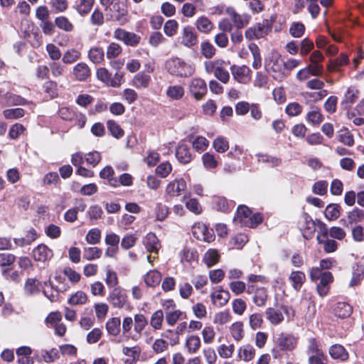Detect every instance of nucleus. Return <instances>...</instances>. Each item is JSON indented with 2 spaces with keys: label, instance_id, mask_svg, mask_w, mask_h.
<instances>
[{
  "label": "nucleus",
  "instance_id": "a19ab883",
  "mask_svg": "<svg viewBox=\"0 0 364 364\" xmlns=\"http://www.w3.org/2000/svg\"><path fill=\"white\" fill-rule=\"evenodd\" d=\"M93 3L94 0H78L75 9L81 16H84L90 11Z\"/></svg>",
  "mask_w": 364,
  "mask_h": 364
},
{
  "label": "nucleus",
  "instance_id": "6ab92c4d",
  "mask_svg": "<svg viewBox=\"0 0 364 364\" xmlns=\"http://www.w3.org/2000/svg\"><path fill=\"white\" fill-rule=\"evenodd\" d=\"M220 255L216 249H209L203 257V261L208 267L216 264L220 259Z\"/></svg>",
  "mask_w": 364,
  "mask_h": 364
},
{
  "label": "nucleus",
  "instance_id": "5fc2aeb1",
  "mask_svg": "<svg viewBox=\"0 0 364 364\" xmlns=\"http://www.w3.org/2000/svg\"><path fill=\"white\" fill-rule=\"evenodd\" d=\"M305 31V26L302 23L294 22L289 28V33L294 38H300L303 36Z\"/></svg>",
  "mask_w": 364,
  "mask_h": 364
},
{
  "label": "nucleus",
  "instance_id": "473e14b6",
  "mask_svg": "<svg viewBox=\"0 0 364 364\" xmlns=\"http://www.w3.org/2000/svg\"><path fill=\"white\" fill-rule=\"evenodd\" d=\"M134 331L141 335V332L144 330L146 326L148 324V321L144 315L141 314H137L134 315Z\"/></svg>",
  "mask_w": 364,
  "mask_h": 364
},
{
  "label": "nucleus",
  "instance_id": "dca6fc26",
  "mask_svg": "<svg viewBox=\"0 0 364 364\" xmlns=\"http://www.w3.org/2000/svg\"><path fill=\"white\" fill-rule=\"evenodd\" d=\"M352 311V306L346 302H338L333 308L334 315L341 318H345L350 316Z\"/></svg>",
  "mask_w": 364,
  "mask_h": 364
},
{
  "label": "nucleus",
  "instance_id": "4468645a",
  "mask_svg": "<svg viewBox=\"0 0 364 364\" xmlns=\"http://www.w3.org/2000/svg\"><path fill=\"white\" fill-rule=\"evenodd\" d=\"M73 75L78 81H85L90 75V69L85 63H79L73 68Z\"/></svg>",
  "mask_w": 364,
  "mask_h": 364
},
{
  "label": "nucleus",
  "instance_id": "e433bc0d",
  "mask_svg": "<svg viewBox=\"0 0 364 364\" xmlns=\"http://www.w3.org/2000/svg\"><path fill=\"white\" fill-rule=\"evenodd\" d=\"M248 47L254 58L252 67L255 69H258L262 66V57L260 55L259 48L257 44L254 43H250Z\"/></svg>",
  "mask_w": 364,
  "mask_h": 364
},
{
  "label": "nucleus",
  "instance_id": "680f3d73",
  "mask_svg": "<svg viewBox=\"0 0 364 364\" xmlns=\"http://www.w3.org/2000/svg\"><path fill=\"white\" fill-rule=\"evenodd\" d=\"M85 159L87 164L95 167L101 161V154L97 151H91L85 155Z\"/></svg>",
  "mask_w": 364,
  "mask_h": 364
},
{
  "label": "nucleus",
  "instance_id": "2f4dec72",
  "mask_svg": "<svg viewBox=\"0 0 364 364\" xmlns=\"http://www.w3.org/2000/svg\"><path fill=\"white\" fill-rule=\"evenodd\" d=\"M255 350L250 345L243 346L240 348L238 351V357L244 361H250L255 356Z\"/></svg>",
  "mask_w": 364,
  "mask_h": 364
},
{
  "label": "nucleus",
  "instance_id": "aec40b11",
  "mask_svg": "<svg viewBox=\"0 0 364 364\" xmlns=\"http://www.w3.org/2000/svg\"><path fill=\"white\" fill-rule=\"evenodd\" d=\"M289 279L291 281L293 288L296 291H299L306 280V276L301 271H293L290 274Z\"/></svg>",
  "mask_w": 364,
  "mask_h": 364
},
{
  "label": "nucleus",
  "instance_id": "7ed1b4c3",
  "mask_svg": "<svg viewBox=\"0 0 364 364\" xmlns=\"http://www.w3.org/2000/svg\"><path fill=\"white\" fill-rule=\"evenodd\" d=\"M96 75L99 80L113 87H119L123 81V75L122 73H116L112 77L108 70L105 68H98Z\"/></svg>",
  "mask_w": 364,
  "mask_h": 364
},
{
  "label": "nucleus",
  "instance_id": "9b49d317",
  "mask_svg": "<svg viewBox=\"0 0 364 364\" xmlns=\"http://www.w3.org/2000/svg\"><path fill=\"white\" fill-rule=\"evenodd\" d=\"M302 218L304 222L303 235L306 239L311 238L315 230L317 221L314 220L311 217L306 213H304Z\"/></svg>",
  "mask_w": 364,
  "mask_h": 364
},
{
  "label": "nucleus",
  "instance_id": "c756f323",
  "mask_svg": "<svg viewBox=\"0 0 364 364\" xmlns=\"http://www.w3.org/2000/svg\"><path fill=\"white\" fill-rule=\"evenodd\" d=\"M364 277V268L363 265L357 264L353 269L352 278L350 281L349 286L355 287L358 285Z\"/></svg>",
  "mask_w": 364,
  "mask_h": 364
},
{
  "label": "nucleus",
  "instance_id": "20e7f679",
  "mask_svg": "<svg viewBox=\"0 0 364 364\" xmlns=\"http://www.w3.org/2000/svg\"><path fill=\"white\" fill-rule=\"evenodd\" d=\"M192 235L197 240L206 242H211L215 240V235L212 228H209L203 223L195 224L191 229Z\"/></svg>",
  "mask_w": 364,
  "mask_h": 364
},
{
  "label": "nucleus",
  "instance_id": "603ef678",
  "mask_svg": "<svg viewBox=\"0 0 364 364\" xmlns=\"http://www.w3.org/2000/svg\"><path fill=\"white\" fill-rule=\"evenodd\" d=\"M189 140L192 142L193 147L197 151H204L208 146V141L203 136H197L196 139H192V138L189 139Z\"/></svg>",
  "mask_w": 364,
  "mask_h": 364
},
{
  "label": "nucleus",
  "instance_id": "de8ad7c7",
  "mask_svg": "<svg viewBox=\"0 0 364 364\" xmlns=\"http://www.w3.org/2000/svg\"><path fill=\"white\" fill-rule=\"evenodd\" d=\"M213 146L218 153H224L229 149V143L223 136L217 137L213 142Z\"/></svg>",
  "mask_w": 364,
  "mask_h": 364
},
{
  "label": "nucleus",
  "instance_id": "774afa93",
  "mask_svg": "<svg viewBox=\"0 0 364 364\" xmlns=\"http://www.w3.org/2000/svg\"><path fill=\"white\" fill-rule=\"evenodd\" d=\"M172 167L168 162H164L156 168V173L161 178H166L171 172Z\"/></svg>",
  "mask_w": 364,
  "mask_h": 364
},
{
  "label": "nucleus",
  "instance_id": "6e6552de",
  "mask_svg": "<svg viewBox=\"0 0 364 364\" xmlns=\"http://www.w3.org/2000/svg\"><path fill=\"white\" fill-rule=\"evenodd\" d=\"M189 91L197 100L202 99L207 92L205 82L200 78L192 80L189 85Z\"/></svg>",
  "mask_w": 364,
  "mask_h": 364
},
{
  "label": "nucleus",
  "instance_id": "69168bd1",
  "mask_svg": "<svg viewBox=\"0 0 364 364\" xmlns=\"http://www.w3.org/2000/svg\"><path fill=\"white\" fill-rule=\"evenodd\" d=\"M42 358L46 363H52L59 358V352L56 348L42 351Z\"/></svg>",
  "mask_w": 364,
  "mask_h": 364
},
{
  "label": "nucleus",
  "instance_id": "a211bd4d",
  "mask_svg": "<svg viewBox=\"0 0 364 364\" xmlns=\"http://www.w3.org/2000/svg\"><path fill=\"white\" fill-rule=\"evenodd\" d=\"M357 98L358 90L354 87H349L345 94L344 99L341 103L342 109L343 110H348Z\"/></svg>",
  "mask_w": 364,
  "mask_h": 364
},
{
  "label": "nucleus",
  "instance_id": "13d9d810",
  "mask_svg": "<svg viewBox=\"0 0 364 364\" xmlns=\"http://www.w3.org/2000/svg\"><path fill=\"white\" fill-rule=\"evenodd\" d=\"M243 324L242 322H235L230 327V332L236 341H240L243 337Z\"/></svg>",
  "mask_w": 364,
  "mask_h": 364
},
{
  "label": "nucleus",
  "instance_id": "4c0bfd02",
  "mask_svg": "<svg viewBox=\"0 0 364 364\" xmlns=\"http://www.w3.org/2000/svg\"><path fill=\"white\" fill-rule=\"evenodd\" d=\"M183 260L188 262L190 266L194 267L198 264V253L195 249H183Z\"/></svg>",
  "mask_w": 364,
  "mask_h": 364
},
{
  "label": "nucleus",
  "instance_id": "b1692460",
  "mask_svg": "<svg viewBox=\"0 0 364 364\" xmlns=\"http://www.w3.org/2000/svg\"><path fill=\"white\" fill-rule=\"evenodd\" d=\"M105 53L101 47H92L88 51V58L95 64H99L104 60Z\"/></svg>",
  "mask_w": 364,
  "mask_h": 364
},
{
  "label": "nucleus",
  "instance_id": "0e129e2a",
  "mask_svg": "<svg viewBox=\"0 0 364 364\" xmlns=\"http://www.w3.org/2000/svg\"><path fill=\"white\" fill-rule=\"evenodd\" d=\"M63 274H65V276H66V277L68 279V280L73 284L77 283L80 280V278H81V275L78 272H77L76 271H75L74 269H73L72 268H70L69 267L64 268Z\"/></svg>",
  "mask_w": 364,
  "mask_h": 364
},
{
  "label": "nucleus",
  "instance_id": "864d4df0",
  "mask_svg": "<svg viewBox=\"0 0 364 364\" xmlns=\"http://www.w3.org/2000/svg\"><path fill=\"white\" fill-rule=\"evenodd\" d=\"M186 346L189 353H195L200 346V340L198 336H191L186 339Z\"/></svg>",
  "mask_w": 364,
  "mask_h": 364
},
{
  "label": "nucleus",
  "instance_id": "8fccbe9b",
  "mask_svg": "<svg viewBox=\"0 0 364 364\" xmlns=\"http://www.w3.org/2000/svg\"><path fill=\"white\" fill-rule=\"evenodd\" d=\"M267 298V291L264 288L257 289L253 296V301L257 306H262L264 305Z\"/></svg>",
  "mask_w": 364,
  "mask_h": 364
},
{
  "label": "nucleus",
  "instance_id": "2eb2a0df",
  "mask_svg": "<svg viewBox=\"0 0 364 364\" xmlns=\"http://www.w3.org/2000/svg\"><path fill=\"white\" fill-rule=\"evenodd\" d=\"M251 214L252 210L247 206L240 205L237 208L236 216H235L233 221L235 224H240L242 226L246 223Z\"/></svg>",
  "mask_w": 364,
  "mask_h": 364
},
{
  "label": "nucleus",
  "instance_id": "ddd939ff",
  "mask_svg": "<svg viewBox=\"0 0 364 364\" xmlns=\"http://www.w3.org/2000/svg\"><path fill=\"white\" fill-rule=\"evenodd\" d=\"M231 72L234 78L240 83H246L248 81V74L250 70L248 67L243 66H235L231 67Z\"/></svg>",
  "mask_w": 364,
  "mask_h": 364
},
{
  "label": "nucleus",
  "instance_id": "f704fd0d",
  "mask_svg": "<svg viewBox=\"0 0 364 364\" xmlns=\"http://www.w3.org/2000/svg\"><path fill=\"white\" fill-rule=\"evenodd\" d=\"M164 312L162 310H157L154 312L150 318V325L155 330H160L162 328L164 321Z\"/></svg>",
  "mask_w": 364,
  "mask_h": 364
},
{
  "label": "nucleus",
  "instance_id": "7c9ffc66",
  "mask_svg": "<svg viewBox=\"0 0 364 364\" xmlns=\"http://www.w3.org/2000/svg\"><path fill=\"white\" fill-rule=\"evenodd\" d=\"M81 57V53L79 50L72 48L67 50L62 58V61L65 64H72L78 60Z\"/></svg>",
  "mask_w": 364,
  "mask_h": 364
},
{
  "label": "nucleus",
  "instance_id": "f3484780",
  "mask_svg": "<svg viewBox=\"0 0 364 364\" xmlns=\"http://www.w3.org/2000/svg\"><path fill=\"white\" fill-rule=\"evenodd\" d=\"M329 354L333 359L346 361L348 359V353L345 348L340 344H334L329 348Z\"/></svg>",
  "mask_w": 364,
  "mask_h": 364
},
{
  "label": "nucleus",
  "instance_id": "1a4fd4ad",
  "mask_svg": "<svg viewBox=\"0 0 364 364\" xmlns=\"http://www.w3.org/2000/svg\"><path fill=\"white\" fill-rule=\"evenodd\" d=\"M33 257L36 261L46 262L53 257V251L43 244L39 245L33 250Z\"/></svg>",
  "mask_w": 364,
  "mask_h": 364
},
{
  "label": "nucleus",
  "instance_id": "5701e85b",
  "mask_svg": "<svg viewBox=\"0 0 364 364\" xmlns=\"http://www.w3.org/2000/svg\"><path fill=\"white\" fill-rule=\"evenodd\" d=\"M106 329L109 335L117 336L121 331V320L118 317H113L106 323Z\"/></svg>",
  "mask_w": 364,
  "mask_h": 364
},
{
  "label": "nucleus",
  "instance_id": "6e6d98bb",
  "mask_svg": "<svg viewBox=\"0 0 364 364\" xmlns=\"http://www.w3.org/2000/svg\"><path fill=\"white\" fill-rule=\"evenodd\" d=\"M338 139L340 142L348 146H351L354 144L353 136L347 129L340 131Z\"/></svg>",
  "mask_w": 364,
  "mask_h": 364
},
{
  "label": "nucleus",
  "instance_id": "37998d69",
  "mask_svg": "<svg viewBox=\"0 0 364 364\" xmlns=\"http://www.w3.org/2000/svg\"><path fill=\"white\" fill-rule=\"evenodd\" d=\"M107 129L110 134L117 139H120L124 136V131L121 127L114 120H108L107 122Z\"/></svg>",
  "mask_w": 364,
  "mask_h": 364
},
{
  "label": "nucleus",
  "instance_id": "c85d7f7f",
  "mask_svg": "<svg viewBox=\"0 0 364 364\" xmlns=\"http://www.w3.org/2000/svg\"><path fill=\"white\" fill-rule=\"evenodd\" d=\"M161 279L159 272L151 270L144 277V282L148 287H154L158 285Z\"/></svg>",
  "mask_w": 364,
  "mask_h": 364
},
{
  "label": "nucleus",
  "instance_id": "393cba45",
  "mask_svg": "<svg viewBox=\"0 0 364 364\" xmlns=\"http://www.w3.org/2000/svg\"><path fill=\"white\" fill-rule=\"evenodd\" d=\"M198 42L197 35L196 31L192 28H183V46L191 47L196 45Z\"/></svg>",
  "mask_w": 364,
  "mask_h": 364
},
{
  "label": "nucleus",
  "instance_id": "bf43d9fd",
  "mask_svg": "<svg viewBox=\"0 0 364 364\" xmlns=\"http://www.w3.org/2000/svg\"><path fill=\"white\" fill-rule=\"evenodd\" d=\"M122 53L121 46L116 43H111L107 48V58L109 59L115 58Z\"/></svg>",
  "mask_w": 364,
  "mask_h": 364
},
{
  "label": "nucleus",
  "instance_id": "09e8293b",
  "mask_svg": "<svg viewBox=\"0 0 364 364\" xmlns=\"http://www.w3.org/2000/svg\"><path fill=\"white\" fill-rule=\"evenodd\" d=\"M56 26L65 31L70 32L73 29L72 23L65 16H59L55 19Z\"/></svg>",
  "mask_w": 364,
  "mask_h": 364
},
{
  "label": "nucleus",
  "instance_id": "a18cd8bd",
  "mask_svg": "<svg viewBox=\"0 0 364 364\" xmlns=\"http://www.w3.org/2000/svg\"><path fill=\"white\" fill-rule=\"evenodd\" d=\"M25 111L22 108H12L4 110L3 115L7 119H17L24 116Z\"/></svg>",
  "mask_w": 364,
  "mask_h": 364
},
{
  "label": "nucleus",
  "instance_id": "79ce46f5",
  "mask_svg": "<svg viewBox=\"0 0 364 364\" xmlns=\"http://www.w3.org/2000/svg\"><path fill=\"white\" fill-rule=\"evenodd\" d=\"M181 180L176 178L173 181L170 182L166 189V193L171 197H175L180 196L181 193Z\"/></svg>",
  "mask_w": 364,
  "mask_h": 364
},
{
  "label": "nucleus",
  "instance_id": "a878e982",
  "mask_svg": "<svg viewBox=\"0 0 364 364\" xmlns=\"http://www.w3.org/2000/svg\"><path fill=\"white\" fill-rule=\"evenodd\" d=\"M267 319L274 325L280 323L284 320L282 313L279 310L273 308H267L265 311Z\"/></svg>",
  "mask_w": 364,
  "mask_h": 364
},
{
  "label": "nucleus",
  "instance_id": "f257e3e1",
  "mask_svg": "<svg viewBox=\"0 0 364 364\" xmlns=\"http://www.w3.org/2000/svg\"><path fill=\"white\" fill-rule=\"evenodd\" d=\"M100 2L105 7V10L110 14L113 21H117L122 26L128 22L126 0H100Z\"/></svg>",
  "mask_w": 364,
  "mask_h": 364
},
{
  "label": "nucleus",
  "instance_id": "338daca9",
  "mask_svg": "<svg viewBox=\"0 0 364 364\" xmlns=\"http://www.w3.org/2000/svg\"><path fill=\"white\" fill-rule=\"evenodd\" d=\"M186 207L188 210L195 213L200 214L202 212V206L196 198H190L186 202Z\"/></svg>",
  "mask_w": 364,
  "mask_h": 364
},
{
  "label": "nucleus",
  "instance_id": "39448f33",
  "mask_svg": "<svg viewBox=\"0 0 364 364\" xmlns=\"http://www.w3.org/2000/svg\"><path fill=\"white\" fill-rule=\"evenodd\" d=\"M277 346L281 350L291 351L297 344V338L291 333H281L276 341Z\"/></svg>",
  "mask_w": 364,
  "mask_h": 364
},
{
  "label": "nucleus",
  "instance_id": "423d86ee",
  "mask_svg": "<svg viewBox=\"0 0 364 364\" xmlns=\"http://www.w3.org/2000/svg\"><path fill=\"white\" fill-rule=\"evenodd\" d=\"M108 300L114 308L122 309L127 302V296L121 287L114 288L109 294Z\"/></svg>",
  "mask_w": 364,
  "mask_h": 364
},
{
  "label": "nucleus",
  "instance_id": "c03bdc74",
  "mask_svg": "<svg viewBox=\"0 0 364 364\" xmlns=\"http://www.w3.org/2000/svg\"><path fill=\"white\" fill-rule=\"evenodd\" d=\"M87 301V294L82 291H77L69 298L68 303L71 305H82Z\"/></svg>",
  "mask_w": 364,
  "mask_h": 364
},
{
  "label": "nucleus",
  "instance_id": "412c9836",
  "mask_svg": "<svg viewBox=\"0 0 364 364\" xmlns=\"http://www.w3.org/2000/svg\"><path fill=\"white\" fill-rule=\"evenodd\" d=\"M364 218V210L358 208H354L352 211L349 212L348 215V220L341 219V222L348 227L350 224L358 223L363 220Z\"/></svg>",
  "mask_w": 364,
  "mask_h": 364
},
{
  "label": "nucleus",
  "instance_id": "3c124183",
  "mask_svg": "<svg viewBox=\"0 0 364 364\" xmlns=\"http://www.w3.org/2000/svg\"><path fill=\"white\" fill-rule=\"evenodd\" d=\"M339 205L338 204H329L325 210V216L330 220L337 219L340 215Z\"/></svg>",
  "mask_w": 364,
  "mask_h": 364
},
{
  "label": "nucleus",
  "instance_id": "e2e57ef3",
  "mask_svg": "<svg viewBox=\"0 0 364 364\" xmlns=\"http://www.w3.org/2000/svg\"><path fill=\"white\" fill-rule=\"evenodd\" d=\"M201 53L205 58H211L215 53V48L210 42L201 43Z\"/></svg>",
  "mask_w": 364,
  "mask_h": 364
},
{
  "label": "nucleus",
  "instance_id": "58836bf2",
  "mask_svg": "<svg viewBox=\"0 0 364 364\" xmlns=\"http://www.w3.org/2000/svg\"><path fill=\"white\" fill-rule=\"evenodd\" d=\"M101 234V230L99 228H92L87 233L85 240L90 245H97L100 242Z\"/></svg>",
  "mask_w": 364,
  "mask_h": 364
},
{
  "label": "nucleus",
  "instance_id": "f8f14e48",
  "mask_svg": "<svg viewBox=\"0 0 364 364\" xmlns=\"http://www.w3.org/2000/svg\"><path fill=\"white\" fill-rule=\"evenodd\" d=\"M213 207L218 211L228 213L233 208L234 203L228 201L225 197L217 196L213 198Z\"/></svg>",
  "mask_w": 364,
  "mask_h": 364
},
{
  "label": "nucleus",
  "instance_id": "49530a36",
  "mask_svg": "<svg viewBox=\"0 0 364 364\" xmlns=\"http://www.w3.org/2000/svg\"><path fill=\"white\" fill-rule=\"evenodd\" d=\"M105 282L109 289H113L114 288L119 287L118 286V278L116 272L109 268H107L106 270Z\"/></svg>",
  "mask_w": 364,
  "mask_h": 364
},
{
  "label": "nucleus",
  "instance_id": "f03ea898",
  "mask_svg": "<svg viewBox=\"0 0 364 364\" xmlns=\"http://www.w3.org/2000/svg\"><path fill=\"white\" fill-rule=\"evenodd\" d=\"M272 28V22L269 20H264L262 23H257L254 26L248 28L245 33V38L248 40L258 39L264 37Z\"/></svg>",
  "mask_w": 364,
  "mask_h": 364
},
{
  "label": "nucleus",
  "instance_id": "ea45409f",
  "mask_svg": "<svg viewBox=\"0 0 364 364\" xmlns=\"http://www.w3.org/2000/svg\"><path fill=\"white\" fill-rule=\"evenodd\" d=\"M271 70L274 73L272 76L275 80H282L287 76V74L284 73L283 64H279L278 60L273 61Z\"/></svg>",
  "mask_w": 364,
  "mask_h": 364
},
{
  "label": "nucleus",
  "instance_id": "052dcab7",
  "mask_svg": "<svg viewBox=\"0 0 364 364\" xmlns=\"http://www.w3.org/2000/svg\"><path fill=\"white\" fill-rule=\"evenodd\" d=\"M203 163L206 168H215L218 166V161L215 156L208 152L204 154L202 157Z\"/></svg>",
  "mask_w": 364,
  "mask_h": 364
},
{
  "label": "nucleus",
  "instance_id": "cd10ccee",
  "mask_svg": "<svg viewBox=\"0 0 364 364\" xmlns=\"http://www.w3.org/2000/svg\"><path fill=\"white\" fill-rule=\"evenodd\" d=\"M150 80L151 77L149 75L139 73L134 77L132 85L136 88H144L149 85Z\"/></svg>",
  "mask_w": 364,
  "mask_h": 364
},
{
  "label": "nucleus",
  "instance_id": "72a5a7b5",
  "mask_svg": "<svg viewBox=\"0 0 364 364\" xmlns=\"http://www.w3.org/2000/svg\"><path fill=\"white\" fill-rule=\"evenodd\" d=\"M316 240L318 244L323 245V250L326 253L333 252L338 247V243L333 240L328 238H322L321 236H317Z\"/></svg>",
  "mask_w": 364,
  "mask_h": 364
},
{
  "label": "nucleus",
  "instance_id": "bb28decb",
  "mask_svg": "<svg viewBox=\"0 0 364 364\" xmlns=\"http://www.w3.org/2000/svg\"><path fill=\"white\" fill-rule=\"evenodd\" d=\"M181 60L180 58H171L166 61V68L168 72L173 75H179L181 70Z\"/></svg>",
  "mask_w": 364,
  "mask_h": 364
},
{
  "label": "nucleus",
  "instance_id": "0eeeda50",
  "mask_svg": "<svg viewBox=\"0 0 364 364\" xmlns=\"http://www.w3.org/2000/svg\"><path fill=\"white\" fill-rule=\"evenodd\" d=\"M114 37L130 46H136L140 41L139 36L134 33L128 32L122 28H117L114 32Z\"/></svg>",
  "mask_w": 364,
  "mask_h": 364
},
{
  "label": "nucleus",
  "instance_id": "4d7b16f0",
  "mask_svg": "<svg viewBox=\"0 0 364 364\" xmlns=\"http://www.w3.org/2000/svg\"><path fill=\"white\" fill-rule=\"evenodd\" d=\"M137 237L134 234H127L121 242V247L124 250H129L134 247L136 242Z\"/></svg>",
  "mask_w": 364,
  "mask_h": 364
},
{
  "label": "nucleus",
  "instance_id": "9d476101",
  "mask_svg": "<svg viewBox=\"0 0 364 364\" xmlns=\"http://www.w3.org/2000/svg\"><path fill=\"white\" fill-rule=\"evenodd\" d=\"M144 245L148 252H154L157 254L159 250L161 247V244L156 236V235L153 232H149L144 240Z\"/></svg>",
  "mask_w": 364,
  "mask_h": 364
},
{
  "label": "nucleus",
  "instance_id": "c9c22d12",
  "mask_svg": "<svg viewBox=\"0 0 364 364\" xmlns=\"http://www.w3.org/2000/svg\"><path fill=\"white\" fill-rule=\"evenodd\" d=\"M102 253V250L97 247H85L83 250V257L88 261H91L99 259Z\"/></svg>",
  "mask_w": 364,
  "mask_h": 364
},
{
  "label": "nucleus",
  "instance_id": "4be33fe9",
  "mask_svg": "<svg viewBox=\"0 0 364 364\" xmlns=\"http://www.w3.org/2000/svg\"><path fill=\"white\" fill-rule=\"evenodd\" d=\"M212 301L214 304L218 303L220 306H224L227 304L230 299V294L228 291L220 289L218 291L213 292L210 295Z\"/></svg>",
  "mask_w": 364,
  "mask_h": 364
}]
</instances>
